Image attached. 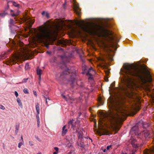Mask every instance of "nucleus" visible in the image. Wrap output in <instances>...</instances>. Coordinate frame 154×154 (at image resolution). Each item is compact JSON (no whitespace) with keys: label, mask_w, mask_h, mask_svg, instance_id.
<instances>
[{"label":"nucleus","mask_w":154,"mask_h":154,"mask_svg":"<svg viewBox=\"0 0 154 154\" xmlns=\"http://www.w3.org/2000/svg\"><path fill=\"white\" fill-rule=\"evenodd\" d=\"M108 104L110 109H115L118 112L116 116L114 117L110 116L107 113L100 112L99 115L100 119L98 121V125L101 129H103V126L105 124L104 123L105 121H109L112 127H114L116 130H119L120 127L118 125V121H124L126 117L128 115L129 112H134L133 114H135L136 112L139 110V109L135 106H124L122 107L118 106L117 107L113 102V100L109 99L108 101Z\"/></svg>","instance_id":"f257e3e1"},{"label":"nucleus","mask_w":154,"mask_h":154,"mask_svg":"<svg viewBox=\"0 0 154 154\" xmlns=\"http://www.w3.org/2000/svg\"><path fill=\"white\" fill-rule=\"evenodd\" d=\"M124 68L127 74L139 77L148 91L152 89L151 85L152 79L148 71L141 70L131 65L125 66Z\"/></svg>","instance_id":"f03ea898"},{"label":"nucleus","mask_w":154,"mask_h":154,"mask_svg":"<svg viewBox=\"0 0 154 154\" xmlns=\"http://www.w3.org/2000/svg\"><path fill=\"white\" fill-rule=\"evenodd\" d=\"M47 24L45 26H40L37 29H34L36 38L38 41L45 43H47L48 40H50L51 36V32L48 27L52 25L49 21H47Z\"/></svg>","instance_id":"7ed1b4c3"},{"label":"nucleus","mask_w":154,"mask_h":154,"mask_svg":"<svg viewBox=\"0 0 154 154\" xmlns=\"http://www.w3.org/2000/svg\"><path fill=\"white\" fill-rule=\"evenodd\" d=\"M126 85L125 88H123V90L125 91L127 96L130 98H134L135 96L134 93L132 91L134 89L135 84L134 80L131 78H128L125 81Z\"/></svg>","instance_id":"20e7f679"},{"label":"nucleus","mask_w":154,"mask_h":154,"mask_svg":"<svg viewBox=\"0 0 154 154\" xmlns=\"http://www.w3.org/2000/svg\"><path fill=\"white\" fill-rule=\"evenodd\" d=\"M76 71L73 68L69 70L66 68V69L61 74L60 76L63 78L66 75L69 74L70 76L69 81L71 82V84L75 85L76 84V81L75 79Z\"/></svg>","instance_id":"39448f33"},{"label":"nucleus","mask_w":154,"mask_h":154,"mask_svg":"<svg viewBox=\"0 0 154 154\" xmlns=\"http://www.w3.org/2000/svg\"><path fill=\"white\" fill-rule=\"evenodd\" d=\"M83 21H81L79 24L80 27L85 32L92 34L96 32L95 29L94 27L90 25H84Z\"/></svg>","instance_id":"423d86ee"},{"label":"nucleus","mask_w":154,"mask_h":154,"mask_svg":"<svg viewBox=\"0 0 154 154\" xmlns=\"http://www.w3.org/2000/svg\"><path fill=\"white\" fill-rule=\"evenodd\" d=\"M137 128V127L136 126H135L132 128V130L134 131V133L136 137L141 139L143 138V137L146 138L148 136L149 133L148 131L145 130L143 132H139V131H135L136 129Z\"/></svg>","instance_id":"0eeeda50"},{"label":"nucleus","mask_w":154,"mask_h":154,"mask_svg":"<svg viewBox=\"0 0 154 154\" xmlns=\"http://www.w3.org/2000/svg\"><path fill=\"white\" fill-rule=\"evenodd\" d=\"M26 56V54H24L23 55L19 54L18 55H15L10 59L11 63H10L11 65L14 64L16 63L17 61L20 60L22 59L25 58Z\"/></svg>","instance_id":"6e6552de"},{"label":"nucleus","mask_w":154,"mask_h":154,"mask_svg":"<svg viewBox=\"0 0 154 154\" xmlns=\"http://www.w3.org/2000/svg\"><path fill=\"white\" fill-rule=\"evenodd\" d=\"M23 22H26V23H28L29 24V27H31L32 24L34 22V19H31L30 18L27 16L26 15L24 16L23 18Z\"/></svg>","instance_id":"1a4fd4ad"},{"label":"nucleus","mask_w":154,"mask_h":154,"mask_svg":"<svg viewBox=\"0 0 154 154\" xmlns=\"http://www.w3.org/2000/svg\"><path fill=\"white\" fill-rule=\"evenodd\" d=\"M130 141L134 147L136 148L139 147V145L137 144V140L134 137H131L130 140Z\"/></svg>","instance_id":"9d476101"},{"label":"nucleus","mask_w":154,"mask_h":154,"mask_svg":"<svg viewBox=\"0 0 154 154\" xmlns=\"http://www.w3.org/2000/svg\"><path fill=\"white\" fill-rule=\"evenodd\" d=\"M73 7L75 12L77 14L79 15L80 14V10L79 8V5L77 4L76 2H74L73 4Z\"/></svg>","instance_id":"9b49d317"},{"label":"nucleus","mask_w":154,"mask_h":154,"mask_svg":"<svg viewBox=\"0 0 154 154\" xmlns=\"http://www.w3.org/2000/svg\"><path fill=\"white\" fill-rule=\"evenodd\" d=\"M154 143V139L153 140ZM143 154H154V146L150 149H146L143 152Z\"/></svg>","instance_id":"f8f14e48"},{"label":"nucleus","mask_w":154,"mask_h":154,"mask_svg":"<svg viewBox=\"0 0 154 154\" xmlns=\"http://www.w3.org/2000/svg\"><path fill=\"white\" fill-rule=\"evenodd\" d=\"M95 74V71L91 67L88 70L87 72H86V74L87 75H89L91 76L92 75Z\"/></svg>","instance_id":"ddd939ff"},{"label":"nucleus","mask_w":154,"mask_h":154,"mask_svg":"<svg viewBox=\"0 0 154 154\" xmlns=\"http://www.w3.org/2000/svg\"><path fill=\"white\" fill-rule=\"evenodd\" d=\"M20 13V12L19 11H14L12 10H10V14L12 17L17 16Z\"/></svg>","instance_id":"4468645a"},{"label":"nucleus","mask_w":154,"mask_h":154,"mask_svg":"<svg viewBox=\"0 0 154 154\" xmlns=\"http://www.w3.org/2000/svg\"><path fill=\"white\" fill-rule=\"evenodd\" d=\"M15 23H14V21L13 20L11 19H10L9 21V26L11 30L12 29V26H14L15 27H16V26L14 24Z\"/></svg>","instance_id":"2eb2a0df"},{"label":"nucleus","mask_w":154,"mask_h":154,"mask_svg":"<svg viewBox=\"0 0 154 154\" xmlns=\"http://www.w3.org/2000/svg\"><path fill=\"white\" fill-rule=\"evenodd\" d=\"M67 43V41L64 40L62 38L60 40H58L57 43L59 45L62 44L65 45Z\"/></svg>","instance_id":"dca6fc26"},{"label":"nucleus","mask_w":154,"mask_h":154,"mask_svg":"<svg viewBox=\"0 0 154 154\" xmlns=\"http://www.w3.org/2000/svg\"><path fill=\"white\" fill-rule=\"evenodd\" d=\"M36 71L37 74L39 75V79H41V75L42 73V71L41 69L38 67L37 68Z\"/></svg>","instance_id":"f3484780"},{"label":"nucleus","mask_w":154,"mask_h":154,"mask_svg":"<svg viewBox=\"0 0 154 154\" xmlns=\"http://www.w3.org/2000/svg\"><path fill=\"white\" fill-rule=\"evenodd\" d=\"M66 126H64L62 128V136L65 135L67 133V129L66 128Z\"/></svg>","instance_id":"a211bd4d"},{"label":"nucleus","mask_w":154,"mask_h":154,"mask_svg":"<svg viewBox=\"0 0 154 154\" xmlns=\"http://www.w3.org/2000/svg\"><path fill=\"white\" fill-rule=\"evenodd\" d=\"M83 133L82 132H79V135H78V139H79V141H82V139L83 138Z\"/></svg>","instance_id":"6ab92c4d"},{"label":"nucleus","mask_w":154,"mask_h":154,"mask_svg":"<svg viewBox=\"0 0 154 154\" xmlns=\"http://www.w3.org/2000/svg\"><path fill=\"white\" fill-rule=\"evenodd\" d=\"M35 108L36 110L37 113L38 114H39L40 113L39 107L38 105V103H37L35 106Z\"/></svg>","instance_id":"aec40b11"},{"label":"nucleus","mask_w":154,"mask_h":154,"mask_svg":"<svg viewBox=\"0 0 154 154\" xmlns=\"http://www.w3.org/2000/svg\"><path fill=\"white\" fill-rule=\"evenodd\" d=\"M74 121V120L72 119L69 122H68V124L69 126H71V128H72L74 129V127L73 125V122Z\"/></svg>","instance_id":"412c9836"},{"label":"nucleus","mask_w":154,"mask_h":154,"mask_svg":"<svg viewBox=\"0 0 154 154\" xmlns=\"http://www.w3.org/2000/svg\"><path fill=\"white\" fill-rule=\"evenodd\" d=\"M42 14L43 16L46 17L47 18L49 17V14L47 12L43 11L42 12Z\"/></svg>","instance_id":"4be33fe9"},{"label":"nucleus","mask_w":154,"mask_h":154,"mask_svg":"<svg viewBox=\"0 0 154 154\" xmlns=\"http://www.w3.org/2000/svg\"><path fill=\"white\" fill-rule=\"evenodd\" d=\"M17 101L19 106L22 107V104L20 99L19 98H17Z\"/></svg>","instance_id":"5701e85b"},{"label":"nucleus","mask_w":154,"mask_h":154,"mask_svg":"<svg viewBox=\"0 0 154 154\" xmlns=\"http://www.w3.org/2000/svg\"><path fill=\"white\" fill-rule=\"evenodd\" d=\"M8 4H11L15 7H18L19 5L14 2H8Z\"/></svg>","instance_id":"b1692460"},{"label":"nucleus","mask_w":154,"mask_h":154,"mask_svg":"<svg viewBox=\"0 0 154 154\" xmlns=\"http://www.w3.org/2000/svg\"><path fill=\"white\" fill-rule=\"evenodd\" d=\"M98 102L99 103V104L100 105H102L103 104V101L101 97H98Z\"/></svg>","instance_id":"393cba45"},{"label":"nucleus","mask_w":154,"mask_h":154,"mask_svg":"<svg viewBox=\"0 0 154 154\" xmlns=\"http://www.w3.org/2000/svg\"><path fill=\"white\" fill-rule=\"evenodd\" d=\"M113 56L111 54H108L107 57L111 60H112Z\"/></svg>","instance_id":"a878e982"},{"label":"nucleus","mask_w":154,"mask_h":154,"mask_svg":"<svg viewBox=\"0 0 154 154\" xmlns=\"http://www.w3.org/2000/svg\"><path fill=\"white\" fill-rule=\"evenodd\" d=\"M111 145H110L109 146H107V147H106V149H104L103 150V151L104 152H105L106 151V149L107 150H108L110 148H111Z\"/></svg>","instance_id":"bb28decb"},{"label":"nucleus","mask_w":154,"mask_h":154,"mask_svg":"<svg viewBox=\"0 0 154 154\" xmlns=\"http://www.w3.org/2000/svg\"><path fill=\"white\" fill-rule=\"evenodd\" d=\"M23 91L24 92V93L25 94H28L29 93L28 90L26 88H24L23 90Z\"/></svg>","instance_id":"cd10ccee"},{"label":"nucleus","mask_w":154,"mask_h":154,"mask_svg":"<svg viewBox=\"0 0 154 154\" xmlns=\"http://www.w3.org/2000/svg\"><path fill=\"white\" fill-rule=\"evenodd\" d=\"M23 142H20L19 143L18 145V147L19 148H20L21 147V146L23 144Z\"/></svg>","instance_id":"c85d7f7f"},{"label":"nucleus","mask_w":154,"mask_h":154,"mask_svg":"<svg viewBox=\"0 0 154 154\" xmlns=\"http://www.w3.org/2000/svg\"><path fill=\"white\" fill-rule=\"evenodd\" d=\"M39 114H38V113L36 114V118L37 119V121H38L39 122Z\"/></svg>","instance_id":"c756f323"},{"label":"nucleus","mask_w":154,"mask_h":154,"mask_svg":"<svg viewBox=\"0 0 154 154\" xmlns=\"http://www.w3.org/2000/svg\"><path fill=\"white\" fill-rule=\"evenodd\" d=\"M98 59L99 60H100L102 61H103L104 60V59L103 57H98Z\"/></svg>","instance_id":"7c9ffc66"},{"label":"nucleus","mask_w":154,"mask_h":154,"mask_svg":"<svg viewBox=\"0 0 154 154\" xmlns=\"http://www.w3.org/2000/svg\"><path fill=\"white\" fill-rule=\"evenodd\" d=\"M28 79V78L24 79L22 81V82H26Z\"/></svg>","instance_id":"2f4dec72"},{"label":"nucleus","mask_w":154,"mask_h":154,"mask_svg":"<svg viewBox=\"0 0 154 154\" xmlns=\"http://www.w3.org/2000/svg\"><path fill=\"white\" fill-rule=\"evenodd\" d=\"M0 108L3 110H4L5 109V107L2 105H0Z\"/></svg>","instance_id":"473e14b6"},{"label":"nucleus","mask_w":154,"mask_h":154,"mask_svg":"<svg viewBox=\"0 0 154 154\" xmlns=\"http://www.w3.org/2000/svg\"><path fill=\"white\" fill-rule=\"evenodd\" d=\"M29 145L30 146H32L33 145L32 142L31 141H29Z\"/></svg>","instance_id":"72a5a7b5"},{"label":"nucleus","mask_w":154,"mask_h":154,"mask_svg":"<svg viewBox=\"0 0 154 154\" xmlns=\"http://www.w3.org/2000/svg\"><path fill=\"white\" fill-rule=\"evenodd\" d=\"M19 127L18 126H16V128H16L15 131L17 133V131L19 130Z\"/></svg>","instance_id":"f704fd0d"},{"label":"nucleus","mask_w":154,"mask_h":154,"mask_svg":"<svg viewBox=\"0 0 154 154\" xmlns=\"http://www.w3.org/2000/svg\"><path fill=\"white\" fill-rule=\"evenodd\" d=\"M14 93H15V96H16V97H17L18 95V93L17 92V91H15Z\"/></svg>","instance_id":"c9c22d12"},{"label":"nucleus","mask_w":154,"mask_h":154,"mask_svg":"<svg viewBox=\"0 0 154 154\" xmlns=\"http://www.w3.org/2000/svg\"><path fill=\"white\" fill-rule=\"evenodd\" d=\"M82 68L85 71L87 70L86 67L84 65V66H83Z\"/></svg>","instance_id":"e433bc0d"},{"label":"nucleus","mask_w":154,"mask_h":154,"mask_svg":"<svg viewBox=\"0 0 154 154\" xmlns=\"http://www.w3.org/2000/svg\"><path fill=\"white\" fill-rule=\"evenodd\" d=\"M94 127H95V128H97L96 123V122H94ZM96 130H97V129H96H96H95V128H94V131H96Z\"/></svg>","instance_id":"4c0bfd02"},{"label":"nucleus","mask_w":154,"mask_h":154,"mask_svg":"<svg viewBox=\"0 0 154 154\" xmlns=\"http://www.w3.org/2000/svg\"><path fill=\"white\" fill-rule=\"evenodd\" d=\"M54 149L56 150V151L58 152L59 149H58V147H55L54 148Z\"/></svg>","instance_id":"58836bf2"},{"label":"nucleus","mask_w":154,"mask_h":154,"mask_svg":"<svg viewBox=\"0 0 154 154\" xmlns=\"http://www.w3.org/2000/svg\"><path fill=\"white\" fill-rule=\"evenodd\" d=\"M33 93H34V95L36 96V97L37 96V93H36V91H33Z\"/></svg>","instance_id":"ea45409f"},{"label":"nucleus","mask_w":154,"mask_h":154,"mask_svg":"<svg viewBox=\"0 0 154 154\" xmlns=\"http://www.w3.org/2000/svg\"><path fill=\"white\" fill-rule=\"evenodd\" d=\"M29 66V64L28 63H26V64L25 68L26 69L27 68H28Z\"/></svg>","instance_id":"a19ab883"},{"label":"nucleus","mask_w":154,"mask_h":154,"mask_svg":"<svg viewBox=\"0 0 154 154\" xmlns=\"http://www.w3.org/2000/svg\"><path fill=\"white\" fill-rule=\"evenodd\" d=\"M37 122L38 126V127H39V123H40V121H39V122H38V121H37Z\"/></svg>","instance_id":"79ce46f5"},{"label":"nucleus","mask_w":154,"mask_h":154,"mask_svg":"<svg viewBox=\"0 0 154 154\" xmlns=\"http://www.w3.org/2000/svg\"><path fill=\"white\" fill-rule=\"evenodd\" d=\"M82 143H83V142H82V143H80V146H83L84 145L83 144H82Z\"/></svg>","instance_id":"37998d69"},{"label":"nucleus","mask_w":154,"mask_h":154,"mask_svg":"<svg viewBox=\"0 0 154 154\" xmlns=\"http://www.w3.org/2000/svg\"><path fill=\"white\" fill-rule=\"evenodd\" d=\"M104 79H105V81L106 82H108V79L106 78H105Z\"/></svg>","instance_id":"c03bdc74"},{"label":"nucleus","mask_w":154,"mask_h":154,"mask_svg":"<svg viewBox=\"0 0 154 154\" xmlns=\"http://www.w3.org/2000/svg\"><path fill=\"white\" fill-rule=\"evenodd\" d=\"M58 152L56 151L55 152H54L53 153V154H57Z\"/></svg>","instance_id":"a18cd8bd"},{"label":"nucleus","mask_w":154,"mask_h":154,"mask_svg":"<svg viewBox=\"0 0 154 154\" xmlns=\"http://www.w3.org/2000/svg\"><path fill=\"white\" fill-rule=\"evenodd\" d=\"M111 40L112 42L113 41V39L112 37L111 38Z\"/></svg>","instance_id":"49530a36"},{"label":"nucleus","mask_w":154,"mask_h":154,"mask_svg":"<svg viewBox=\"0 0 154 154\" xmlns=\"http://www.w3.org/2000/svg\"><path fill=\"white\" fill-rule=\"evenodd\" d=\"M47 53L49 54H50L51 53V52L50 51H47Z\"/></svg>","instance_id":"de8ad7c7"},{"label":"nucleus","mask_w":154,"mask_h":154,"mask_svg":"<svg viewBox=\"0 0 154 154\" xmlns=\"http://www.w3.org/2000/svg\"><path fill=\"white\" fill-rule=\"evenodd\" d=\"M60 22H62L61 20H59V21H58V23H59Z\"/></svg>","instance_id":"09e8293b"},{"label":"nucleus","mask_w":154,"mask_h":154,"mask_svg":"<svg viewBox=\"0 0 154 154\" xmlns=\"http://www.w3.org/2000/svg\"><path fill=\"white\" fill-rule=\"evenodd\" d=\"M49 100V99H46V103H47V100Z\"/></svg>","instance_id":"8fccbe9b"},{"label":"nucleus","mask_w":154,"mask_h":154,"mask_svg":"<svg viewBox=\"0 0 154 154\" xmlns=\"http://www.w3.org/2000/svg\"><path fill=\"white\" fill-rule=\"evenodd\" d=\"M21 139L22 140V141L23 142V137H22V136H21Z\"/></svg>","instance_id":"3c124183"},{"label":"nucleus","mask_w":154,"mask_h":154,"mask_svg":"<svg viewBox=\"0 0 154 154\" xmlns=\"http://www.w3.org/2000/svg\"><path fill=\"white\" fill-rule=\"evenodd\" d=\"M37 154H42V153H41V152H39Z\"/></svg>","instance_id":"603ef678"},{"label":"nucleus","mask_w":154,"mask_h":154,"mask_svg":"<svg viewBox=\"0 0 154 154\" xmlns=\"http://www.w3.org/2000/svg\"><path fill=\"white\" fill-rule=\"evenodd\" d=\"M62 96H63V97L64 98H65V96L63 95H62Z\"/></svg>","instance_id":"864d4df0"},{"label":"nucleus","mask_w":154,"mask_h":154,"mask_svg":"<svg viewBox=\"0 0 154 154\" xmlns=\"http://www.w3.org/2000/svg\"><path fill=\"white\" fill-rule=\"evenodd\" d=\"M46 46L47 48H48V45H46Z\"/></svg>","instance_id":"5fc2aeb1"},{"label":"nucleus","mask_w":154,"mask_h":154,"mask_svg":"<svg viewBox=\"0 0 154 154\" xmlns=\"http://www.w3.org/2000/svg\"><path fill=\"white\" fill-rule=\"evenodd\" d=\"M55 40H56V38H54V39L53 41H54Z\"/></svg>","instance_id":"6e6d98bb"},{"label":"nucleus","mask_w":154,"mask_h":154,"mask_svg":"<svg viewBox=\"0 0 154 154\" xmlns=\"http://www.w3.org/2000/svg\"><path fill=\"white\" fill-rule=\"evenodd\" d=\"M122 154H127L126 153H122Z\"/></svg>","instance_id":"4d7b16f0"},{"label":"nucleus","mask_w":154,"mask_h":154,"mask_svg":"<svg viewBox=\"0 0 154 154\" xmlns=\"http://www.w3.org/2000/svg\"><path fill=\"white\" fill-rule=\"evenodd\" d=\"M113 85L115 84V83H113L112 84Z\"/></svg>","instance_id":"13d9d810"},{"label":"nucleus","mask_w":154,"mask_h":154,"mask_svg":"<svg viewBox=\"0 0 154 154\" xmlns=\"http://www.w3.org/2000/svg\"><path fill=\"white\" fill-rule=\"evenodd\" d=\"M14 19H15V21H16V19L15 18H14Z\"/></svg>","instance_id":"bf43d9fd"},{"label":"nucleus","mask_w":154,"mask_h":154,"mask_svg":"<svg viewBox=\"0 0 154 154\" xmlns=\"http://www.w3.org/2000/svg\"><path fill=\"white\" fill-rule=\"evenodd\" d=\"M142 87H143V88H144V86H143Z\"/></svg>","instance_id":"052dcab7"},{"label":"nucleus","mask_w":154,"mask_h":154,"mask_svg":"<svg viewBox=\"0 0 154 154\" xmlns=\"http://www.w3.org/2000/svg\"><path fill=\"white\" fill-rule=\"evenodd\" d=\"M2 15L1 14H0V16L1 15Z\"/></svg>","instance_id":"680f3d73"}]
</instances>
